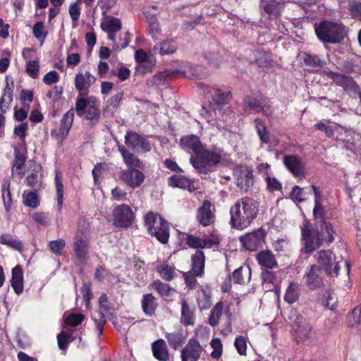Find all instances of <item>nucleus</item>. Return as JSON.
Here are the masks:
<instances>
[{"label": "nucleus", "instance_id": "nucleus-1", "mask_svg": "<svg viewBox=\"0 0 361 361\" xmlns=\"http://www.w3.org/2000/svg\"><path fill=\"white\" fill-rule=\"evenodd\" d=\"M326 213L323 202L314 204L313 216L315 219L321 221L320 231L314 229L308 221H304L301 226L302 250L311 253L318 249L324 243H331L334 240L335 231L329 222L324 220Z\"/></svg>", "mask_w": 361, "mask_h": 361}, {"label": "nucleus", "instance_id": "nucleus-2", "mask_svg": "<svg viewBox=\"0 0 361 361\" xmlns=\"http://www.w3.org/2000/svg\"><path fill=\"white\" fill-rule=\"evenodd\" d=\"M180 145L186 151H192L190 162L198 173H207L212 166L218 164L224 156L218 147L206 149L200 138L194 135H185L180 139Z\"/></svg>", "mask_w": 361, "mask_h": 361}, {"label": "nucleus", "instance_id": "nucleus-3", "mask_svg": "<svg viewBox=\"0 0 361 361\" xmlns=\"http://www.w3.org/2000/svg\"><path fill=\"white\" fill-rule=\"evenodd\" d=\"M257 213L258 205L253 199L242 198L230 209L231 224L237 229H244L255 219Z\"/></svg>", "mask_w": 361, "mask_h": 361}, {"label": "nucleus", "instance_id": "nucleus-4", "mask_svg": "<svg viewBox=\"0 0 361 361\" xmlns=\"http://www.w3.org/2000/svg\"><path fill=\"white\" fill-rule=\"evenodd\" d=\"M97 103V100L94 97L76 99L75 110L77 115L84 116L91 126H96L100 120L101 112Z\"/></svg>", "mask_w": 361, "mask_h": 361}, {"label": "nucleus", "instance_id": "nucleus-5", "mask_svg": "<svg viewBox=\"0 0 361 361\" xmlns=\"http://www.w3.org/2000/svg\"><path fill=\"white\" fill-rule=\"evenodd\" d=\"M145 226L149 233L161 243H166L169 238L168 223L159 214L148 212L145 216Z\"/></svg>", "mask_w": 361, "mask_h": 361}, {"label": "nucleus", "instance_id": "nucleus-6", "mask_svg": "<svg viewBox=\"0 0 361 361\" xmlns=\"http://www.w3.org/2000/svg\"><path fill=\"white\" fill-rule=\"evenodd\" d=\"M295 319L291 324L293 336L298 343L310 344L315 340V332L312 325L301 315L295 312Z\"/></svg>", "mask_w": 361, "mask_h": 361}, {"label": "nucleus", "instance_id": "nucleus-7", "mask_svg": "<svg viewBox=\"0 0 361 361\" xmlns=\"http://www.w3.org/2000/svg\"><path fill=\"white\" fill-rule=\"evenodd\" d=\"M315 32L322 42L338 43L343 39L345 30L341 24L325 21L315 27Z\"/></svg>", "mask_w": 361, "mask_h": 361}, {"label": "nucleus", "instance_id": "nucleus-8", "mask_svg": "<svg viewBox=\"0 0 361 361\" xmlns=\"http://www.w3.org/2000/svg\"><path fill=\"white\" fill-rule=\"evenodd\" d=\"M317 262L327 275L337 276L340 269L339 262L330 250H320L316 255Z\"/></svg>", "mask_w": 361, "mask_h": 361}, {"label": "nucleus", "instance_id": "nucleus-9", "mask_svg": "<svg viewBox=\"0 0 361 361\" xmlns=\"http://www.w3.org/2000/svg\"><path fill=\"white\" fill-rule=\"evenodd\" d=\"M112 217L113 223L116 226L127 228L133 224L135 214L128 205L122 204L114 209Z\"/></svg>", "mask_w": 361, "mask_h": 361}, {"label": "nucleus", "instance_id": "nucleus-10", "mask_svg": "<svg viewBox=\"0 0 361 361\" xmlns=\"http://www.w3.org/2000/svg\"><path fill=\"white\" fill-rule=\"evenodd\" d=\"M112 314V306L109 302L106 294H102L99 299V311L93 314L92 319L97 325L99 335L102 333L103 327L106 322V317Z\"/></svg>", "mask_w": 361, "mask_h": 361}, {"label": "nucleus", "instance_id": "nucleus-11", "mask_svg": "<svg viewBox=\"0 0 361 361\" xmlns=\"http://www.w3.org/2000/svg\"><path fill=\"white\" fill-rule=\"evenodd\" d=\"M266 232L263 228H259L252 233H246L240 238V242L250 251H255L264 243Z\"/></svg>", "mask_w": 361, "mask_h": 361}, {"label": "nucleus", "instance_id": "nucleus-12", "mask_svg": "<svg viewBox=\"0 0 361 361\" xmlns=\"http://www.w3.org/2000/svg\"><path fill=\"white\" fill-rule=\"evenodd\" d=\"M74 117V109L68 110L63 116L60 122V127L59 130H52L51 131V136L55 139L58 142L62 143L64 139L67 137L69 130L73 124Z\"/></svg>", "mask_w": 361, "mask_h": 361}, {"label": "nucleus", "instance_id": "nucleus-13", "mask_svg": "<svg viewBox=\"0 0 361 361\" xmlns=\"http://www.w3.org/2000/svg\"><path fill=\"white\" fill-rule=\"evenodd\" d=\"M74 117V109L68 110L63 116L60 122V127L59 130H52L51 131V136L55 139L58 142L62 143L64 139L67 137L69 130L73 124Z\"/></svg>", "mask_w": 361, "mask_h": 361}, {"label": "nucleus", "instance_id": "nucleus-14", "mask_svg": "<svg viewBox=\"0 0 361 361\" xmlns=\"http://www.w3.org/2000/svg\"><path fill=\"white\" fill-rule=\"evenodd\" d=\"M203 350V347L197 340L190 339L181 351V361H197Z\"/></svg>", "mask_w": 361, "mask_h": 361}, {"label": "nucleus", "instance_id": "nucleus-15", "mask_svg": "<svg viewBox=\"0 0 361 361\" xmlns=\"http://www.w3.org/2000/svg\"><path fill=\"white\" fill-rule=\"evenodd\" d=\"M283 164L286 169L298 178L305 176V165L302 160L296 155H287L283 158Z\"/></svg>", "mask_w": 361, "mask_h": 361}, {"label": "nucleus", "instance_id": "nucleus-16", "mask_svg": "<svg viewBox=\"0 0 361 361\" xmlns=\"http://www.w3.org/2000/svg\"><path fill=\"white\" fill-rule=\"evenodd\" d=\"M121 179L131 188L139 187L145 180V176L144 173L135 169H128L122 171Z\"/></svg>", "mask_w": 361, "mask_h": 361}, {"label": "nucleus", "instance_id": "nucleus-17", "mask_svg": "<svg viewBox=\"0 0 361 361\" xmlns=\"http://www.w3.org/2000/svg\"><path fill=\"white\" fill-rule=\"evenodd\" d=\"M175 73L190 78H202L207 76V73L203 67L198 65L193 66L188 62H181V68L176 71Z\"/></svg>", "mask_w": 361, "mask_h": 361}, {"label": "nucleus", "instance_id": "nucleus-18", "mask_svg": "<svg viewBox=\"0 0 361 361\" xmlns=\"http://www.w3.org/2000/svg\"><path fill=\"white\" fill-rule=\"evenodd\" d=\"M327 75L336 85L342 86L345 90L358 92V85L352 78L331 71L328 72Z\"/></svg>", "mask_w": 361, "mask_h": 361}, {"label": "nucleus", "instance_id": "nucleus-19", "mask_svg": "<svg viewBox=\"0 0 361 361\" xmlns=\"http://www.w3.org/2000/svg\"><path fill=\"white\" fill-rule=\"evenodd\" d=\"M94 82V78L89 72L86 71L85 73H78L75 77V87L80 94H86L90 86Z\"/></svg>", "mask_w": 361, "mask_h": 361}, {"label": "nucleus", "instance_id": "nucleus-20", "mask_svg": "<svg viewBox=\"0 0 361 361\" xmlns=\"http://www.w3.org/2000/svg\"><path fill=\"white\" fill-rule=\"evenodd\" d=\"M237 176V185L242 189L247 190L253 184V175L247 167H242L235 171Z\"/></svg>", "mask_w": 361, "mask_h": 361}, {"label": "nucleus", "instance_id": "nucleus-21", "mask_svg": "<svg viewBox=\"0 0 361 361\" xmlns=\"http://www.w3.org/2000/svg\"><path fill=\"white\" fill-rule=\"evenodd\" d=\"M320 269L317 265L310 267L306 274V283L310 289H316L322 286V279L319 276Z\"/></svg>", "mask_w": 361, "mask_h": 361}, {"label": "nucleus", "instance_id": "nucleus-22", "mask_svg": "<svg viewBox=\"0 0 361 361\" xmlns=\"http://www.w3.org/2000/svg\"><path fill=\"white\" fill-rule=\"evenodd\" d=\"M259 264L262 267L273 269L278 266L274 255L269 250H262L256 255Z\"/></svg>", "mask_w": 361, "mask_h": 361}, {"label": "nucleus", "instance_id": "nucleus-23", "mask_svg": "<svg viewBox=\"0 0 361 361\" xmlns=\"http://www.w3.org/2000/svg\"><path fill=\"white\" fill-rule=\"evenodd\" d=\"M211 204L208 200H204L198 209L197 219L204 226L212 224L214 221V216L210 210Z\"/></svg>", "mask_w": 361, "mask_h": 361}, {"label": "nucleus", "instance_id": "nucleus-24", "mask_svg": "<svg viewBox=\"0 0 361 361\" xmlns=\"http://www.w3.org/2000/svg\"><path fill=\"white\" fill-rule=\"evenodd\" d=\"M152 352L154 357L159 361L169 360V351L164 340L159 339L152 343Z\"/></svg>", "mask_w": 361, "mask_h": 361}, {"label": "nucleus", "instance_id": "nucleus-25", "mask_svg": "<svg viewBox=\"0 0 361 361\" xmlns=\"http://www.w3.org/2000/svg\"><path fill=\"white\" fill-rule=\"evenodd\" d=\"M11 286L14 291L18 295L23 290V273L22 268L18 265L12 269V277L11 280Z\"/></svg>", "mask_w": 361, "mask_h": 361}, {"label": "nucleus", "instance_id": "nucleus-26", "mask_svg": "<svg viewBox=\"0 0 361 361\" xmlns=\"http://www.w3.org/2000/svg\"><path fill=\"white\" fill-rule=\"evenodd\" d=\"M233 280L238 284H244L250 281L251 279V269L248 265H243L236 269L233 272Z\"/></svg>", "mask_w": 361, "mask_h": 361}, {"label": "nucleus", "instance_id": "nucleus-27", "mask_svg": "<svg viewBox=\"0 0 361 361\" xmlns=\"http://www.w3.org/2000/svg\"><path fill=\"white\" fill-rule=\"evenodd\" d=\"M73 249L76 257L79 259H85L88 252V243L87 239L84 238L81 235H77L75 237Z\"/></svg>", "mask_w": 361, "mask_h": 361}, {"label": "nucleus", "instance_id": "nucleus-28", "mask_svg": "<svg viewBox=\"0 0 361 361\" xmlns=\"http://www.w3.org/2000/svg\"><path fill=\"white\" fill-rule=\"evenodd\" d=\"M177 49L176 42L172 39H168L154 45L153 51L155 54L167 55L174 53Z\"/></svg>", "mask_w": 361, "mask_h": 361}, {"label": "nucleus", "instance_id": "nucleus-29", "mask_svg": "<svg viewBox=\"0 0 361 361\" xmlns=\"http://www.w3.org/2000/svg\"><path fill=\"white\" fill-rule=\"evenodd\" d=\"M192 260L193 274L196 276H201L204 272V252L202 250H197L195 255L192 256Z\"/></svg>", "mask_w": 361, "mask_h": 361}, {"label": "nucleus", "instance_id": "nucleus-30", "mask_svg": "<svg viewBox=\"0 0 361 361\" xmlns=\"http://www.w3.org/2000/svg\"><path fill=\"white\" fill-rule=\"evenodd\" d=\"M11 182L8 178H4L1 184V197L4 208L6 212H9L11 208L12 199L10 190Z\"/></svg>", "mask_w": 361, "mask_h": 361}, {"label": "nucleus", "instance_id": "nucleus-31", "mask_svg": "<svg viewBox=\"0 0 361 361\" xmlns=\"http://www.w3.org/2000/svg\"><path fill=\"white\" fill-rule=\"evenodd\" d=\"M340 140H343L345 144V148L348 150L355 152L357 150V146L360 140L359 135L356 134L352 130H345V137L338 138Z\"/></svg>", "mask_w": 361, "mask_h": 361}, {"label": "nucleus", "instance_id": "nucleus-32", "mask_svg": "<svg viewBox=\"0 0 361 361\" xmlns=\"http://www.w3.org/2000/svg\"><path fill=\"white\" fill-rule=\"evenodd\" d=\"M118 151L121 154L124 162L128 167L135 169L140 166V161L124 146H119Z\"/></svg>", "mask_w": 361, "mask_h": 361}, {"label": "nucleus", "instance_id": "nucleus-33", "mask_svg": "<svg viewBox=\"0 0 361 361\" xmlns=\"http://www.w3.org/2000/svg\"><path fill=\"white\" fill-rule=\"evenodd\" d=\"M13 83L10 85L8 82H6L4 94L0 100V108L1 111L5 112L6 109L9 108V105L11 104L13 101Z\"/></svg>", "mask_w": 361, "mask_h": 361}, {"label": "nucleus", "instance_id": "nucleus-34", "mask_svg": "<svg viewBox=\"0 0 361 361\" xmlns=\"http://www.w3.org/2000/svg\"><path fill=\"white\" fill-rule=\"evenodd\" d=\"M62 173L58 169L55 170V186L56 190L57 206L60 210L63 205V185Z\"/></svg>", "mask_w": 361, "mask_h": 361}, {"label": "nucleus", "instance_id": "nucleus-35", "mask_svg": "<svg viewBox=\"0 0 361 361\" xmlns=\"http://www.w3.org/2000/svg\"><path fill=\"white\" fill-rule=\"evenodd\" d=\"M0 243L18 251L23 250L22 242L13 238L10 233L1 234L0 235Z\"/></svg>", "mask_w": 361, "mask_h": 361}, {"label": "nucleus", "instance_id": "nucleus-36", "mask_svg": "<svg viewBox=\"0 0 361 361\" xmlns=\"http://www.w3.org/2000/svg\"><path fill=\"white\" fill-rule=\"evenodd\" d=\"M142 307L146 314L149 316L154 314L157 307L155 298L152 294L145 295L142 300Z\"/></svg>", "mask_w": 361, "mask_h": 361}, {"label": "nucleus", "instance_id": "nucleus-37", "mask_svg": "<svg viewBox=\"0 0 361 361\" xmlns=\"http://www.w3.org/2000/svg\"><path fill=\"white\" fill-rule=\"evenodd\" d=\"M181 322L185 325H192L195 322L193 312L189 307L187 302L183 300L181 303Z\"/></svg>", "mask_w": 361, "mask_h": 361}, {"label": "nucleus", "instance_id": "nucleus-38", "mask_svg": "<svg viewBox=\"0 0 361 361\" xmlns=\"http://www.w3.org/2000/svg\"><path fill=\"white\" fill-rule=\"evenodd\" d=\"M197 304L201 310H207L211 306V292L207 289H201L197 293Z\"/></svg>", "mask_w": 361, "mask_h": 361}, {"label": "nucleus", "instance_id": "nucleus-39", "mask_svg": "<svg viewBox=\"0 0 361 361\" xmlns=\"http://www.w3.org/2000/svg\"><path fill=\"white\" fill-rule=\"evenodd\" d=\"M73 330L68 329L61 331L57 336L58 345L61 350L67 348L68 344L73 340Z\"/></svg>", "mask_w": 361, "mask_h": 361}, {"label": "nucleus", "instance_id": "nucleus-40", "mask_svg": "<svg viewBox=\"0 0 361 361\" xmlns=\"http://www.w3.org/2000/svg\"><path fill=\"white\" fill-rule=\"evenodd\" d=\"M299 297V286L298 283L291 282L288 287L286 289L285 295H284V300L292 304L295 302Z\"/></svg>", "mask_w": 361, "mask_h": 361}, {"label": "nucleus", "instance_id": "nucleus-41", "mask_svg": "<svg viewBox=\"0 0 361 361\" xmlns=\"http://www.w3.org/2000/svg\"><path fill=\"white\" fill-rule=\"evenodd\" d=\"M152 287L156 290L161 296L169 297L174 294L176 290L168 284L160 281H155L152 283Z\"/></svg>", "mask_w": 361, "mask_h": 361}, {"label": "nucleus", "instance_id": "nucleus-42", "mask_svg": "<svg viewBox=\"0 0 361 361\" xmlns=\"http://www.w3.org/2000/svg\"><path fill=\"white\" fill-rule=\"evenodd\" d=\"M102 30L106 32H118L122 27L121 21L118 18H111L101 25Z\"/></svg>", "mask_w": 361, "mask_h": 361}, {"label": "nucleus", "instance_id": "nucleus-43", "mask_svg": "<svg viewBox=\"0 0 361 361\" xmlns=\"http://www.w3.org/2000/svg\"><path fill=\"white\" fill-rule=\"evenodd\" d=\"M166 338L169 345L174 349L178 348L184 341L183 334L180 331L167 333L166 334Z\"/></svg>", "mask_w": 361, "mask_h": 361}, {"label": "nucleus", "instance_id": "nucleus-44", "mask_svg": "<svg viewBox=\"0 0 361 361\" xmlns=\"http://www.w3.org/2000/svg\"><path fill=\"white\" fill-rule=\"evenodd\" d=\"M255 126L261 142L268 143L269 141V134L265 124L261 120L255 119Z\"/></svg>", "mask_w": 361, "mask_h": 361}, {"label": "nucleus", "instance_id": "nucleus-45", "mask_svg": "<svg viewBox=\"0 0 361 361\" xmlns=\"http://www.w3.org/2000/svg\"><path fill=\"white\" fill-rule=\"evenodd\" d=\"M348 323L351 327H361V307H356L348 315Z\"/></svg>", "mask_w": 361, "mask_h": 361}, {"label": "nucleus", "instance_id": "nucleus-46", "mask_svg": "<svg viewBox=\"0 0 361 361\" xmlns=\"http://www.w3.org/2000/svg\"><path fill=\"white\" fill-rule=\"evenodd\" d=\"M169 185L174 188L185 189L190 186V180L180 175H174L170 177Z\"/></svg>", "mask_w": 361, "mask_h": 361}, {"label": "nucleus", "instance_id": "nucleus-47", "mask_svg": "<svg viewBox=\"0 0 361 361\" xmlns=\"http://www.w3.org/2000/svg\"><path fill=\"white\" fill-rule=\"evenodd\" d=\"M222 310L223 303L221 302H219L211 311L209 318V323L211 326H214L219 323V319L222 314Z\"/></svg>", "mask_w": 361, "mask_h": 361}, {"label": "nucleus", "instance_id": "nucleus-48", "mask_svg": "<svg viewBox=\"0 0 361 361\" xmlns=\"http://www.w3.org/2000/svg\"><path fill=\"white\" fill-rule=\"evenodd\" d=\"M84 317L81 314H74L66 312L63 314V319L66 325L76 326L82 321Z\"/></svg>", "mask_w": 361, "mask_h": 361}, {"label": "nucleus", "instance_id": "nucleus-49", "mask_svg": "<svg viewBox=\"0 0 361 361\" xmlns=\"http://www.w3.org/2000/svg\"><path fill=\"white\" fill-rule=\"evenodd\" d=\"M245 105L250 109L257 112L261 111L262 105L264 101L262 98H257L253 96H248L245 99Z\"/></svg>", "mask_w": 361, "mask_h": 361}, {"label": "nucleus", "instance_id": "nucleus-50", "mask_svg": "<svg viewBox=\"0 0 361 361\" xmlns=\"http://www.w3.org/2000/svg\"><path fill=\"white\" fill-rule=\"evenodd\" d=\"M80 3H78L76 1L75 3H73L70 5L68 13L72 20V25L73 28H75L78 25V21L80 16Z\"/></svg>", "mask_w": 361, "mask_h": 361}, {"label": "nucleus", "instance_id": "nucleus-51", "mask_svg": "<svg viewBox=\"0 0 361 361\" xmlns=\"http://www.w3.org/2000/svg\"><path fill=\"white\" fill-rule=\"evenodd\" d=\"M32 32L34 36L42 43L44 42L47 33L45 31V26L43 22H37L32 27Z\"/></svg>", "mask_w": 361, "mask_h": 361}, {"label": "nucleus", "instance_id": "nucleus-52", "mask_svg": "<svg viewBox=\"0 0 361 361\" xmlns=\"http://www.w3.org/2000/svg\"><path fill=\"white\" fill-rule=\"evenodd\" d=\"M142 136L134 132H128L126 136V144L133 150H135Z\"/></svg>", "mask_w": 361, "mask_h": 361}, {"label": "nucleus", "instance_id": "nucleus-53", "mask_svg": "<svg viewBox=\"0 0 361 361\" xmlns=\"http://www.w3.org/2000/svg\"><path fill=\"white\" fill-rule=\"evenodd\" d=\"M26 181L27 185L34 189H40L42 185V175L37 172L32 173L26 178Z\"/></svg>", "mask_w": 361, "mask_h": 361}, {"label": "nucleus", "instance_id": "nucleus-54", "mask_svg": "<svg viewBox=\"0 0 361 361\" xmlns=\"http://www.w3.org/2000/svg\"><path fill=\"white\" fill-rule=\"evenodd\" d=\"M157 271L161 277L166 281H171L175 275L173 267L167 264H163L159 266L157 268Z\"/></svg>", "mask_w": 361, "mask_h": 361}, {"label": "nucleus", "instance_id": "nucleus-55", "mask_svg": "<svg viewBox=\"0 0 361 361\" xmlns=\"http://www.w3.org/2000/svg\"><path fill=\"white\" fill-rule=\"evenodd\" d=\"M15 158L13 162V171L14 173H20V171L25 162V157L20 152L19 150H15Z\"/></svg>", "mask_w": 361, "mask_h": 361}, {"label": "nucleus", "instance_id": "nucleus-56", "mask_svg": "<svg viewBox=\"0 0 361 361\" xmlns=\"http://www.w3.org/2000/svg\"><path fill=\"white\" fill-rule=\"evenodd\" d=\"M211 347L213 350L211 353V356L214 359L221 357L223 352V345L219 338H214L210 342Z\"/></svg>", "mask_w": 361, "mask_h": 361}, {"label": "nucleus", "instance_id": "nucleus-57", "mask_svg": "<svg viewBox=\"0 0 361 361\" xmlns=\"http://www.w3.org/2000/svg\"><path fill=\"white\" fill-rule=\"evenodd\" d=\"M314 128L318 130L324 132L329 137L334 136V130H337L338 132L340 130H342V128L340 126H336L335 129H334L332 126H327L322 121L317 123L314 125Z\"/></svg>", "mask_w": 361, "mask_h": 361}, {"label": "nucleus", "instance_id": "nucleus-58", "mask_svg": "<svg viewBox=\"0 0 361 361\" xmlns=\"http://www.w3.org/2000/svg\"><path fill=\"white\" fill-rule=\"evenodd\" d=\"M27 73L32 78H37L39 75V66L35 60L28 61L26 66Z\"/></svg>", "mask_w": 361, "mask_h": 361}, {"label": "nucleus", "instance_id": "nucleus-59", "mask_svg": "<svg viewBox=\"0 0 361 361\" xmlns=\"http://www.w3.org/2000/svg\"><path fill=\"white\" fill-rule=\"evenodd\" d=\"M303 60L307 66L313 68L323 67L325 64V63L321 61L318 56L314 55L306 54Z\"/></svg>", "mask_w": 361, "mask_h": 361}, {"label": "nucleus", "instance_id": "nucleus-60", "mask_svg": "<svg viewBox=\"0 0 361 361\" xmlns=\"http://www.w3.org/2000/svg\"><path fill=\"white\" fill-rule=\"evenodd\" d=\"M24 204L27 207L36 208L39 204V201L37 194L34 192H30L24 194Z\"/></svg>", "mask_w": 361, "mask_h": 361}, {"label": "nucleus", "instance_id": "nucleus-61", "mask_svg": "<svg viewBox=\"0 0 361 361\" xmlns=\"http://www.w3.org/2000/svg\"><path fill=\"white\" fill-rule=\"evenodd\" d=\"M204 58L211 66L215 68L219 67L223 62L222 56L218 53H206Z\"/></svg>", "mask_w": 361, "mask_h": 361}, {"label": "nucleus", "instance_id": "nucleus-62", "mask_svg": "<svg viewBox=\"0 0 361 361\" xmlns=\"http://www.w3.org/2000/svg\"><path fill=\"white\" fill-rule=\"evenodd\" d=\"M234 345L236 350L240 355H245L247 353V339L243 336H238L235 338Z\"/></svg>", "mask_w": 361, "mask_h": 361}, {"label": "nucleus", "instance_id": "nucleus-63", "mask_svg": "<svg viewBox=\"0 0 361 361\" xmlns=\"http://www.w3.org/2000/svg\"><path fill=\"white\" fill-rule=\"evenodd\" d=\"M262 279L265 288L271 289V284L274 285L276 283V277L274 272L265 270L262 274Z\"/></svg>", "mask_w": 361, "mask_h": 361}, {"label": "nucleus", "instance_id": "nucleus-64", "mask_svg": "<svg viewBox=\"0 0 361 361\" xmlns=\"http://www.w3.org/2000/svg\"><path fill=\"white\" fill-rule=\"evenodd\" d=\"M49 247L54 254L60 255L65 247V241L63 239L52 240L49 243Z\"/></svg>", "mask_w": 361, "mask_h": 361}]
</instances>
